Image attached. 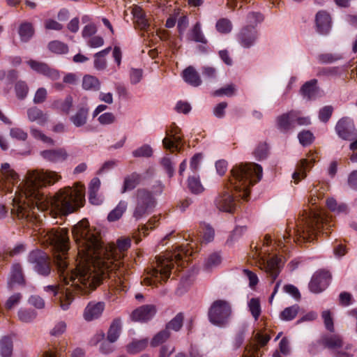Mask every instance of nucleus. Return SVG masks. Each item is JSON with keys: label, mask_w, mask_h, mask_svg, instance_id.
Wrapping results in <instances>:
<instances>
[{"label": "nucleus", "mask_w": 357, "mask_h": 357, "mask_svg": "<svg viewBox=\"0 0 357 357\" xmlns=\"http://www.w3.org/2000/svg\"><path fill=\"white\" fill-rule=\"evenodd\" d=\"M335 130L338 136L344 140L351 141L357 137V130L354 122L347 117L342 118L338 121L335 126Z\"/></svg>", "instance_id": "nucleus-11"}, {"label": "nucleus", "mask_w": 357, "mask_h": 357, "mask_svg": "<svg viewBox=\"0 0 357 357\" xmlns=\"http://www.w3.org/2000/svg\"><path fill=\"white\" fill-rule=\"evenodd\" d=\"M156 312L155 307L153 305H142L135 310L131 318L135 321L145 322L153 317Z\"/></svg>", "instance_id": "nucleus-15"}, {"label": "nucleus", "mask_w": 357, "mask_h": 357, "mask_svg": "<svg viewBox=\"0 0 357 357\" xmlns=\"http://www.w3.org/2000/svg\"><path fill=\"white\" fill-rule=\"evenodd\" d=\"M29 302L30 304L38 309H42L45 307L44 300L37 295L31 296L29 299Z\"/></svg>", "instance_id": "nucleus-64"}, {"label": "nucleus", "mask_w": 357, "mask_h": 357, "mask_svg": "<svg viewBox=\"0 0 357 357\" xmlns=\"http://www.w3.org/2000/svg\"><path fill=\"white\" fill-rule=\"evenodd\" d=\"M104 309L105 303L103 302H90L84 311V318L88 321L98 319L103 312Z\"/></svg>", "instance_id": "nucleus-18"}, {"label": "nucleus", "mask_w": 357, "mask_h": 357, "mask_svg": "<svg viewBox=\"0 0 357 357\" xmlns=\"http://www.w3.org/2000/svg\"><path fill=\"white\" fill-rule=\"evenodd\" d=\"M40 155L44 159L52 162H62L68 158V153L63 149L43 151Z\"/></svg>", "instance_id": "nucleus-23"}, {"label": "nucleus", "mask_w": 357, "mask_h": 357, "mask_svg": "<svg viewBox=\"0 0 357 357\" xmlns=\"http://www.w3.org/2000/svg\"><path fill=\"white\" fill-rule=\"evenodd\" d=\"M214 230L208 225L204 226L202 231V241L209 243L213 240Z\"/></svg>", "instance_id": "nucleus-60"}, {"label": "nucleus", "mask_w": 357, "mask_h": 357, "mask_svg": "<svg viewBox=\"0 0 357 357\" xmlns=\"http://www.w3.org/2000/svg\"><path fill=\"white\" fill-rule=\"evenodd\" d=\"M36 317L33 310H20L18 312V318L22 322L28 323L32 321Z\"/></svg>", "instance_id": "nucleus-50"}, {"label": "nucleus", "mask_w": 357, "mask_h": 357, "mask_svg": "<svg viewBox=\"0 0 357 357\" xmlns=\"http://www.w3.org/2000/svg\"><path fill=\"white\" fill-rule=\"evenodd\" d=\"M29 86L24 81H18L15 85L16 96L18 99H24L29 93Z\"/></svg>", "instance_id": "nucleus-41"}, {"label": "nucleus", "mask_w": 357, "mask_h": 357, "mask_svg": "<svg viewBox=\"0 0 357 357\" xmlns=\"http://www.w3.org/2000/svg\"><path fill=\"white\" fill-rule=\"evenodd\" d=\"M317 31L320 34H327L331 27V18L330 15L324 11H319L315 17Z\"/></svg>", "instance_id": "nucleus-17"}, {"label": "nucleus", "mask_w": 357, "mask_h": 357, "mask_svg": "<svg viewBox=\"0 0 357 357\" xmlns=\"http://www.w3.org/2000/svg\"><path fill=\"white\" fill-rule=\"evenodd\" d=\"M20 38L24 42H27L33 34V29L31 24H22L19 29Z\"/></svg>", "instance_id": "nucleus-38"}, {"label": "nucleus", "mask_w": 357, "mask_h": 357, "mask_svg": "<svg viewBox=\"0 0 357 357\" xmlns=\"http://www.w3.org/2000/svg\"><path fill=\"white\" fill-rule=\"evenodd\" d=\"M98 120L100 124L108 125L113 123L116 120V117L112 112H106L101 114Z\"/></svg>", "instance_id": "nucleus-61"}, {"label": "nucleus", "mask_w": 357, "mask_h": 357, "mask_svg": "<svg viewBox=\"0 0 357 357\" xmlns=\"http://www.w3.org/2000/svg\"><path fill=\"white\" fill-rule=\"evenodd\" d=\"M28 261L33 264L35 271L40 275L47 276L50 273V259L44 252L39 250H33L28 256Z\"/></svg>", "instance_id": "nucleus-9"}, {"label": "nucleus", "mask_w": 357, "mask_h": 357, "mask_svg": "<svg viewBox=\"0 0 357 357\" xmlns=\"http://www.w3.org/2000/svg\"><path fill=\"white\" fill-rule=\"evenodd\" d=\"M303 218L294 229L295 238L294 241L298 242L301 239L303 241H311L315 231L320 229L322 224L323 218L320 213L315 211L314 209H310V211L305 212Z\"/></svg>", "instance_id": "nucleus-4"}, {"label": "nucleus", "mask_w": 357, "mask_h": 357, "mask_svg": "<svg viewBox=\"0 0 357 357\" xmlns=\"http://www.w3.org/2000/svg\"><path fill=\"white\" fill-rule=\"evenodd\" d=\"M331 278V276L328 271H317L314 274L309 284L310 291L315 294L321 292L328 287Z\"/></svg>", "instance_id": "nucleus-12"}, {"label": "nucleus", "mask_w": 357, "mask_h": 357, "mask_svg": "<svg viewBox=\"0 0 357 357\" xmlns=\"http://www.w3.org/2000/svg\"><path fill=\"white\" fill-rule=\"evenodd\" d=\"M73 106V98L70 96H66L64 100H55L52 103V107L57 109L65 114H68Z\"/></svg>", "instance_id": "nucleus-32"}, {"label": "nucleus", "mask_w": 357, "mask_h": 357, "mask_svg": "<svg viewBox=\"0 0 357 357\" xmlns=\"http://www.w3.org/2000/svg\"><path fill=\"white\" fill-rule=\"evenodd\" d=\"M135 158H149L153 155V149L149 144H144L132 153Z\"/></svg>", "instance_id": "nucleus-40"}, {"label": "nucleus", "mask_w": 357, "mask_h": 357, "mask_svg": "<svg viewBox=\"0 0 357 357\" xmlns=\"http://www.w3.org/2000/svg\"><path fill=\"white\" fill-rule=\"evenodd\" d=\"M250 311L255 320H257L261 314V306L258 298H252L248 303Z\"/></svg>", "instance_id": "nucleus-47"}, {"label": "nucleus", "mask_w": 357, "mask_h": 357, "mask_svg": "<svg viewBox=\"0 0 357 357\" xmlns=\"http://www.w3.org/2000/svg\"><path fill=\"white\" fill-rule=\"evenodd\" d=\"M173 257L176 261L182 259L181 253L174 254L170 257H158L156 260V266L152 267L148 271V276L144 279V284L149 286L155 284L156 281H158L159 275L162 278L167 279L171 274V270L174 267Z\"/></svg>", "instance_id": "nucleus-5"}, {"label": "nucleus", "mask_w": 357, "mask_h": 357, "mask_svg": "<svg viewBox=\"0 0 357 357\" xmlns=\"http://www.w3.org/2000/svg\"><path fill=\"white\" fill-rule=\"evenodd\" d=\"M323 345L330 349L334 357H351V346L345 343L342 338L336 334L325 335L322 337Z\"/></svg>", "instance_id": "nucleus-7"}, {"label": "nucleus", "mask_w": 357, "mask_h": 357, "mask_svg": "<svg viewBox=\"0 0 357 357\" xmlns=\"http://www.w3.org/2000/svg\"><path fill=\"white\" fill-rule=\"evenodd\" d=\"M280 259L277 257H273L267 260L263 259L260 268L268 273L273 280H275L280 273Z\"/></svg>", "instance_id": "nucleus-20"}, {"label": "nucleus", "mask_w": 357, "mask_h": 357, "mask_svg": "<svg viewBox=\"0 0 357 357\" xmlns=\"http://www.w3.org/2000/svg\"><path fill=\"white\" fill-rule=\"evenodd\" d=\"M333 108L332 106H325L321 108L319 113V118L323 122H327L331 118Z\"/></svg>", "instance_id": "nucleus-55"}, {"label": "nucleus", "mask_w": 357, "mask_h": 357, "mask_svg": "<svg viewBox=\"0 0 357 357\" xmlns=\"http://www.w3.org/2000/svg\"><path fill=\"white\" fill-rule=\"evenodd\" d=\"M73 235L77 245L79 259L70 264L66 255L69 249L68 236L64 229H39L43 243L52 247L60 283L44 287L52 294L53 302L63 310L68 309L74 295H86L93 291L102 278H108L116 288L127 289L128 272L121 261L124 252L130 246V239H119L117 245H102L100 231L90 227L83 219L73 228Z\"/></svg>", "instance_id": "nucleus-1"}, {"label": "nucleus", "mask_w": 357, "mask_h": 357, "mask_svg": "<svg viewBox=\"0 0 357 357\" xmlns=\"http://www.w3.org/2000/svg\"><path fill=\"white\" fill-rule=\"evenodd\" d=\"M148 345V339L133 340L127 346V351L130 354H137L143 351Z\"/></svg>", "instance_id": "nucleus-36"}, {"label": "nucleus", "mask_w": 357, "mask_h": 357, "mask_svg": "<svg viewBox=\"0 0 357 357\" xmlns=\"http://www.w3.org/2000/svg\"><path fill=\"white\" fill-rule=\"evenodd\" d=\"M183 322V315L182 313H178L167 324L166 329L168 331L171 329L174 331H178L182 327Z\"/></svg>", "instance_id": "nucleus-42"}, {"label": "nucleus", "mask_w": 357, "mask_h": 357, "mask_svg": "<svg viewBox=\"0 0 357 357\" xmlns=\"http://www.w3.org/2000/svg\"><path fill=\"white\" fill-rule=\"evenodd\" d=\"M25 282L22 266L20 264H14L10 269L8 278L7 285L10 289H13L14 284H24Z\"/></svg>", "instance_id": "nucleus-19"}, {"label": "nucleus", "mask_w": 357, "mask_h": 357, "mask_svg": "<svg viewBox=\"0 0 357 357\" xmlns=\"http://www.w3.org/2000/svg\"><path fill=\"white\" fill-rule=\"evenodd\" d=\"M235 86L233 84H229L226 86L225 87L221 88L218 90H216L213 95L215 96H231L235 93Z\"/></svg>", "instance_id": "nucleus-53"}, {"label": "nucleus", "mask_w": 357, "mask_h": 357, "mask_svg": "<svg viewBox=\"0 0 357 357\" xmlns=\"http://www.w3.org/2000/svg\"><path fill=\"white\" fill-rule=\"evenodd\" d=\"M322 317L324 320V324L326 326V328L331 332L333 331V330H334L333 321L331 317L330 312L327 311V310L324 311L322 312Z\"/></svg>", "instance_id": "nucleus-63"}, {"label": "nucleus", "mask_w": 357, "mask_h": 357, "mask_svg": "<svg viewBox=\"0 0 357 357\" xmlns=\"http://www.w3.org/2000/svg\"><path fill=\"white\" fill-rule=\"evenodd\" d=\"M188 187L194 194H199L204 190L200 182L199 177L197 174H192L188 177Z\"/></svg>", "instance_id": "nucleus-31"}, {"label": "nucleus", "mask_w": 357, "mask_h": 357, "mask_svg": "<svg viewBox=\"0 0 357 357\" xmlns=\"http://www.w3.org/2000/svg\"><path fill=\"white\" fill-rule=\"evenodd\" d=\"M143 76V71L142 69L132 68L130 72V79L132 84L139 83Z\"/></svg>", "instance_id": "nucleus-57"}, {"label": "nucleus", "mask_w": 357, "mask_h": 357, "mask_svg": "<svg viewBox=\"0 0 357 357\" xmlns=\"http://www.w3.org/2000/svg\"><path fill=\"white\" fill-rule=\"evenodd\" d=\"M187 38L189 40L195 41L196 43H200L206 44L207 40L203 34L201 29V24L199 22H197L190 31L188 33Z\"/></svg>", "instance_id": "nucleus-27"}, {"label": "nucleus", "mask_w": 357, "mask_h": 357, "mask_svg": "<svg viewBox=\"0 0 357 357\" xmlns=\"http://www.w3.org/2000/svg\"><path fill=\"white\" fill-rule=\"evenodd\" d=\"M28 119L30 121H36L38 124L43 126L47 121V116L36 107H33L27 110Z\"/></svg>", "instance_id": "nucleus-26"}, {"label": "nucleus", "mask_w": 357, "mask_h": 357, "mask_svg": "<svg viewBox=\"0 0 357 357\" xmlns=\"http://www.w3.org/2000/svg\"><path fill=\"white\" fill-rule=\"evenodd\" d=\"M121 323L119 319H114L107 332V340L113 343L117 340L121 333Z\"/></svg>", "instance_id": "nucleus-29"}, {"label": "nucleus", "mask_w": 357, "mask_h": 357, "mask_svg": "<svg viewBox=\"0 0 357 357\" xmlns=\"http://www.w3.org/2000/svg\"><path fill=\"white\" fill-rule=\"evenodd\" d=\"M299 310V306L298 305H294L292 306L286 307L283 311L281 312L280 317L284 321H291L294 319Z\"/></svg>", "instance_id": "nucleus-37"}, {"label": "nucleus", "mask_w": 357, "mask_h": 357, "mask_svg": "<svg viewBox=\"0 0 357 357\" xmlns=\"http://www.w3.org/2000/svg\"><path fill=\"white\" fill-rule=\"evenodd\" d=\"M342 59L338 54L325 53L319 56V61L323 63H332Z\"/></svg>", "instance_id": "nucleus-52"}, {"label": "nucleus", "mask_w": 357, "mask_h": 357, "mask_svg": "<svg viewBox=\"0 0 357 357\" xmlns=\"http://www.w3.org/2000/svg\"><path fill=\"white\" fill-rule=\"evenodd\" d=\"M178 132L175 130L174 134L171 135V138L165 137L162 140L163 146L167 149H178V144L181 142V138L177 136Z\"/></svg>", "instance_id": "nucleus-35"}, {"label": "nucleus", "mask_w": 357, "mask_h": 357, "mask_svg": "<svg viewBox=\"0 0 357 357\" xmlns=\"http://www.w3.org/2000/svg\"><path fill=\"white\" fill-rule=\"evenodd\" d=\"M127 208L128 202L124 200L120 201L115 208L108 214L107 220L109 222H114L119 220L127 210Z\"/></svg>", "instance_id": "nucleus-28"}, {"label": "nucleus", "mask_w": 357, "mask_h": 357, "mask_svg": "<svg viewBox=\"0 0 357 357\" xmlns=\"http://www.w3.org/2000/svg\"><path fill=\"white\" fill-rule=\"evenodd\" d=\"M27 64L33 70L53 81L57 80L60 78L59 72L57 70L51 68L45 63L35 60H29L27 61Z\"/></svg>", "instance_id": "nucleus-13"}, {"label": "nucleus", "mask_w": 357, "mask_h": 357, "mask_svg": "<svg viewBox=\"0 0 357 357\" xmlns=\"http://www.w3.org/2000/svg\"><path fill=\"white\" fill-rule=\"evenodd\" d=\"M25 250L24 245L23 244H19L13 249L8 250L5 253L4 256L3 257V259H6L8 256V257H14L17 255H19L22 252H23Z\"/></svg>", "instance_id": "nucleus-62"}, {"label": "nucleus", "mask_w": 357, "mask_h": 357, "mask_svg": "<svg viewBox=\"0 0 357 357\" xmlns=\"http://www.w3.org/2000/svg\"><path fill=\"white\" fill-rule=\"evenodd\" d=\"M60 178L52 171L29 170L25 180L17 187L13 198L11 213L19 219L33 222L40 218L36 211H47L53 215H67L81 207L84 200L83 186L64 188L50 197L40 192L43 187L54 183Z\"/></svg>", "instance_id": "nucleus-2"}, {"label": "nucleus", "mask_w": 357, "mask_h": 357, "mask_svg": "<svg viewBox=\"0 0 357 357\" xmlns=\"http://www.w3.org/2000/svg\"><path fill=\"white\" fill-rule=\"evenodd\" d=\"M161 165L166 170L169 177H172L174 174V163L169 155H166L161 159Z\"/></svg>", "instance_id": "nucleus-51"}, {"label": "nucleus", "mask_w": 357, "mask_h": 357, "mask_svg": "<svg viewBox=\"0 0 357 357\" xmlns=\"http://www.w3.org/2000/svg\"><path fill=\"white\" fill-rule=\"evenodd\" d=\"M253 154L257 160L266 158L268 154V144L266 142L259 143L255 148Z\"/></svg>", "instance_id": "nucleus-43"}, {"label": "nucleus", "mask_w": 357, "mask_h": 357, "mask_svg": "<svg viewBox=\"0 0 357 357\" xmlns=\"http://www.w3.org/2000/svg\"><path fill=\"white\" fill-rule=\"evenodd\" d=\"M89 112V108L86 104L80 105L70 120L76 127L83 126L87 122Z\"/></svg>", "instance_id": "nucleus-21"}, {"label": "nucleus", "mask_w": 357, "mask_h": 357, "mask_svg": "<svg viewBox=\"0 0 357 357\" xmlns=\"http://www.w3.org/2000/svg\"><path fill=\"white\" fill-rule=\"evenodd\" d=\"M257 39V31L253 26H245L238 35L240 44L245 48L252 46Z\"/></svg>", "instance_id": "nucleus-16"}, {"label": "nucleus", "mask_w": 357, "mask_h": 357, "mask_svg": "<svg viewBox=\"0 0 357 357\" xmlns=\"http://www.w3.org/2000/svg\"><path fill=\"white\" fill-rule=\"evenodd\" d=\"M82 86L85 90L96 91L100 89V83L96 77L87 75L83 77Z\"/></svg>", "instance_id": "nucleus-34"}, {"label": "nucleus", "mask_w": 357, "mask_h": 357, "mask_svg": "<svg viewBox=\"0 0 357 357\" xmlns=\"http://www.w3.org/2000/svg\"><path fill=\"white\" fill-rule=\"evenodd\" d=\"M140 176L137 173L126 176L124 179L123 186L121 192L133 190L139 183Z\"/></svg>", "instance_id": "nucleus-33"}, {"label": "nucleus", "mask_w": 357, "mask_h": 357, "mask_svg": "<svg viewBox=\"0 0 357 357\" xmlns=\"http://www.w3.org/2000/svg\"><path fill=\"white\" fill-rule=\"evenodd\" d=\"M315 160L314 155L312 153L307 158L300 160L292 175V178L296 183H298L301 178H304L306 176V170L310 169L312 167Z\"/></svg>", "instance_id": "nucleus-14"}, {"label": "nucleus", "mask_w": 357, "mask_h": 357, "mask_svg": "<svg viewBox=\"0 0 357 357\" xmlns=\"http://www.w3.org/2000/svg\"><path fill=\"white\" fill-rule=\"evenodd\" d=\"M48 47L51 52L56 54H66L68 51V46L58 40L50 43Z\"/></svg>", "instance_id": "nucleus-46"}, {"label": "nucleus", "mask_w": 357, "mask_h": 357, "mask_svg": "<svg viewBox=\"0 0 357 357\" xmlns=\"http://www.w3.org/2000/svg\"><path fill=\"white\" fill-rule=\"evenodd\" d=\"M317 84V80L316 79L306 82L301 88V94L307 100L314 99L319 91Z\"/></svg>", "instance_id": "nucleus-24"}, {"label": "nucleus", "mask_w": 357, "mask_h": 357, "mask_svg": "<svg viewBox=\"0 0 357 357\" xmlns=\"http://www.w3.org/2000/svg\"><path fill=\"white\" fill-rule=\"evenodd\" d=\"M222 257L218 252L211 254L206 259L204 266L206 269L210 270L217 267L221 264Z\"/></svg>", "instance_id": "nucleus-39"}, {"label": "nucleus", "mask_w": 357, "mask_h": 357, "mask_svg": "<svg viewBox=\"0 0 357 357\" xmlns=\"http://www.w3.org/2000/svg\"><path fill=\"white\" fill-rule=\"evenodd\" d=\"M262 167L256 163H241L235 165L231 170V176L224 189L216 197L214 204L220 211L233 213L237 202L233 191L244 200L250 195V187L260 181Z\"/></svg>", "instance_id": "nucleus-3"}, {"label": "nucleus", "mask_w": 357, "mask_h": 357, "mask_svg": "<svg viewBox=\"0 0 357 357\" xmlns=\"http://www.w3.org/2000/svg\"><path fill=\"white\" fill-rule=\"evenodd\" d=\"M18 174L12 169L7 162L1 165L0 176V190L12 192L15 183L19 181Z\"/></svg>", "instance_id": "nucleus-10"}, {"label": "nucleus", "mask_w": 357, "mask_h": 357, "mask_svg": "<svg viewBox=\"0 0 357 357\" xmlns=\"http://www.w3.org/2000/svg\"><path fill=\"white\" fill-rule=\"evenodd\" d=\"M170 333L166 328L158 333L152 339L151 344L157 347L165 342L169 337Z\"/></svg>", "instance_id": "nucleus-44"}, {"label": "nucleus", "mask_w": 357, "mask_h": 357, "mask_svg": "<svg viewBox=\"0 0 357 357\" xmlns=\"http://www.w3.org/2000/svg\"><path fill=\"white\" fill-rule=\"evenodd\" d=\"M155 206V199L152 194L145 189H138L136 192V204L133 217L139 220L151 212Z\"/></svg>", "instance_id": "nucleus-8"}, {"label": "nucleus", "mask_w": 357, "mask_h": 357, "mask_svg": "<svg viewBox=\"0 0 357 357\" xmlns=\"http://www.w3.org/2000/svg\"><path fill=\"white\" fill-rule=\"evenodd\" d=\"M13 341L8 336L0 340V354L2 357H10L13 354Z\"/></svg>", "instance_id": "nucleus-30"}, {"label": "nucleus", "mask_w": 357, "mask_h": 357, "mask_svg": "<svg viewBox=\"0 0 357 357\" xmlns=\"http://www.w3.org/2000/svg\"><path fill=\"white\" fill-rule=\"evenodd\" d=\"M183 78L185 82L192 86H198L202 84V79L196 70L189 66L183 71Z\"/></svg>", "instance_id": "nucleus-25"}, {"label": "nucleus", "mask_w": 357, "mask_h": 357, "mask_svg": "<svg viewBox=\"0 0 357 357\" xmlns=\"http://www.w3.org/2000/svg\"><path fill=\"white\" fill-rule=\"evenodd\" d=\"M216 29L220 33H227L231 31L232 24L229 20L222 18L217 22Z\"/></svg>", "instance_id": "nucleus-48"}, {"label": "nucleus", "mask_w": 357, "mask_h": 357, "mask_svg": "<svg viewBox=\"0 0 357 357\" xmlns=\"http://www.w3.org/2000/svg\"><path fill=\"white\" fill-rule=\"evenodd\" d=\"M337 67H326L319 69L317 75L319 77H328L332 75H336L338 73Z\"/></svg>", "instance_id": "nucleus-58"}, {"label": "nucleus", "mask_w": 357, "mask_h": 357, "mask_svg": "<svg viewBox=\"0 0 357 357\" xmlns=\"http://www.w3.org/2000/svg\"><path fill=\"white\" fill-rule=\"evenodd\" d=\"M231 314V305L225 300L215 301L211 304L208 312L211 323L218 326H225L228 322Z\"/></svg>", "instance_id": "nucleus-6"}, {"label": "nucleus", "mask_w": 357, "mask_h": 357, "mask_svg": "<svg viewBox=\"0 0 357 357\" xmlns=\"http://www.w3.org/2000/svg\"><path fill=\"white\" fill-rule=\"evenodd\" d=\"M22 298V294L20 293H16L12 295L7 300L5 306L8 310H10L17 305Z\"/></svg>", "instance_id": "nucleus-59"}, {"label": "nucleus", "mask_w": 357, "mask_h": 357, "mask_svg": "<svg viewBox=\"0 0 357 357\" xmlns=\"http://www.w3.org/2000/svg\"><path fill=\"white\" fill-rule=\"evenodd\" d=\"M10 135L13 138L22 141L26 140L28 137L27 133L20 128H11L10 130Z\"/></svg>", "instance_id": "nucleus-56"}, {"label": "nucleus", "mask_w": 357, "mask_h": 357, "mask_svg": "<svg viewBox=\"0 0 357 357\" xmlns=\"http://www.w3.org/2000/svg\"><path fill=\"white\" fill-rule=\"evenodd\" d=\"M31 135L36 139H40L44 143L53 145L54 141L50 137L46 136L44 133H43L40 130H38L34 128H31L30 130Z\"/></svg>", "instance_id": "nucleus-49"}, {"label": "nucleus", "mask_w": 357, "mask_h": 357, "mask_svg": "<svg viewBox=\"0 0 357 357\" xmlns=\"http://www.w3.org/2000/svg\"><path fill=\"white\" fill-rule=\"evenodd\" d=\"M295 111L292 110L284 113L277 118L278 128L282 132H287L295 128Z\"/></svg>", "instance_id": "nucleus-22"}, {"label": "nucleus", "mask_w": 357, "mask_h": 357, "mask_svg": "<svg viewBox=\"0 0 357 357\" xmlns=\"http://www.w3.org/2000/svg\"><path fill=\"white\" fill-rule=\"evenodd\" d=\"M47 92L46 89L44 87L38 89L33 97V102L36 104L44 102L47 98Z\"/></svg>", "instance_id": "nucleus-54"}, {"label": "nucleus", "mask_w": 357, "mask_h": 357, "mask_svg": "<svg viewBox=\"0 0 357 357\" xmlns=\"http://www.w3.org/2000/svg\"><path fill=\"white\" fill-rule=\"evenodd\" d=\"M299 142L303 146L310 145L314 140L313 134L310 130H303L298 134Z\"/></svg>", "instance_id": "nucleus-45"}]
</instances>
